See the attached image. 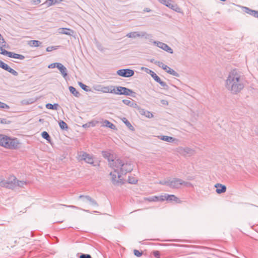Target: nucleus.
<instances>
[{"mask_svg": "<svg viewBox=\"0 0 258 258\" xmlns=\"http://www.w3.org/2000/svg\"><path fill=\"white\" fill-rule=\"evenodd\" d=\"M111 168L110 179L114 184H122L124 182L127 173L134 169V165L130 161H125L119 159H114L109 161Z\"/></svg>", "mask_w": 258, "mask_h": 258, "instance_id": "nucleus-1", "label": "nucleus"}, {"mask_svg": "<svg viewBox=\"0 0 258 258\" xmlns=\"http://www.w3.org/2000/svg\"><path fill=\"white\" fill-rule=\"evenodd\" d=\"M20 143L17 138H12L5 135L0 134V146L8 149L18 148Z\"/></svg>", "mask_w": 258, "mask_h": 258, "instance_id": "nucleus-2", "label": "nucleus"}, {"mask_svg": "<svg viewBox=\"0 0 258 258\" xmlns=\"http://www.w3.org/2000/svg\"><path fill=\"white\" fill-rule=\"evenodd\" d=\"M153 43L155 46L169 53L172 54L173 53V49L166 43L158 41H153Z\"/></svg>", "mask_w": 258, "mask_h": 258, "instance_id": "nucleus-3", "label": "nucleus"}, {"mask_svg": "<svg viewBox=\"0 0 258 258\" xmlns=\"http://www.w3.org/2000/svg\"><path fill=\"white\" fill-rule=\"evenodd\" d=\"M116 74L120 76L128 78L134 76L135 72L132 70L125 69L118 70Z\"/></svg>", "mask_w": 258, "mask_h": 258, "instance_id": "nucleus-4", "label": "nucleus"}, {"mask_svg": "<svg viewBox=\"0 0 258 258\" xmlns=\"http://www.w3.org/2000/svg\"><path fill=\"white\" fill-rule=\"evenodd\" d=\"M240 77V74L238 73V71L236 69H234L229 73L228 77L226 81H239Z\"/></svg>", "mask_w": 258, "mask_h": 258, "instance_id": "nucleus-5", "label": "nucleus"}, {"mask_svg": "<svg viewBox=\"0 0 258 258\" xmlns=\"http://www.w3.org/2000/svg\"><path fill=\"white\" fill-rule=\"evenodd\" d=\"M114 93L117 94H124L129 95L132 93V91L126 88L122 87H118L113 90Z\"/></svg>", "mask_w": 258, "mask_h": 258, "instance_id": "nucleus-6", "label": "nucleus"}, {"mask_svg": "<svg viewBox=\"0 0 258 258\" xmlns=\"http://www.w3.org/2000/svg\"><path fill=\"white\" fill-rule=\"evenodd\" d=\"M79 158L80 160H83L88 163H93V159L92 157L86 153H83L82 155H80Z\"/></svg>", "mask_w": 258, "mask_h": 258, "instance_id": "nucleus-7", "label": "nucleus"}, {"mask_svg": "<svg viewBox=\"0 0 258 258\" xmlns=\"http://www.w3.org/2000/svg\"><path fill=\"white\" fill-rule=\"evenodd\" d=\"M165 198L163 197V195H161L159 196H153L152 197L146 198H145V200L148 202H162L165 201Z\"/></svg>", "mask_w": 258, "mask_h": 258, "instance_id": "nucleus-8", "label": "nucleus"}, {"mask_svg": "<svg viewBox=\"0 0 258 258\" xmlns=\"http://www.w3.org/2000/svg\"><path fill=\"white\" fill-rule=\"evenodd\" d=\"M57 66L58 67L57 68L59 70L63 78L66 80L67 76H68V71L67 68L61 63H59Z\"/></svg>", "mask_w": 258, "mask_h": 258, "instance_id": "nucleus-9", "label": "nucleus"}, {"mask_svg": "<svg viewBox=\"0 0 258 258\" xmlns=\"http://www.w3.org/2000/svg\"><path fill=\"white\" fill-rule=\"evenodd\" d=\"M243 10L246 14H248L255 18L258 17V11H257L252 10L247 7H243Z\"/></svg>", "mask_w": 258, "mask_h": 258, "instance_id": "nucleus-10", "label": "nucleus"}, {"mask_svg": "<svg viewBox=\"0 0 258 258\" xmlns=\"http://www.w3.org/2000/svg\"><path fill=\"white\" fill-rule=\"evenodd\" d=\"M167 7L176 12H180V9L179 8L178 5L175 4L172 0L170 1V3L169 4L167 5Z\"/></svg>", "mask_w": 258, "mask_h": 258, "instance_id": "nucleus-11", "label": "nucleus"}, {"mask_svg": "<svg viewBox=\"0 0 258 258\" xmlns=\"http://www.w3.org/2000/svg\"><path fill=\"white\" fill-rule=\"evenodd\" d=\"M59 33L60 34L72 36L74 33V31L69 28H62L59 29Z\"/></svg>", "mask_w": 258, "mask_h": 258, "instance_id": "nucleus-12", "label": "nucleus"}, {"mask_svg": "<svg viewBox=\"0 0 258 258\" xmlns=\"http://www.w3.org/2000/svg\"><path fill=\"white\" fill-rule=\"evenodd\" d=\"M215 186L216 188V192L218 194L223 193L226 191V187L224 185L217 183L215 185Z\"/></svg>", "mask_w": 258, "mask_h": 258, "instance_id": "nucleus-13", "label": "nucleus"}, {"mask_svg": "<svg viewBox=\"0 0 258 258\" xmlns=\"http://www.w3.org/2000/svg\"><path fill=\"white\" fill-rule=\"evenodd\" d=\"M145 72L147 74H150L155 81H161L160 78L157 75V74L151 70L145 68Z\"/></svg>", "mask_w": 258, "mask_h": 258, "instance_id": "nucleus-14", "label": "nucleus"}, {"mask_svg": "<svg viewBox=\"0 0 258 258\" xmlns=\"http://www.w3.org/2000/svg\"><path fill=\"white\" fill-rule=\"evenodd\" d=\"M163 197L165 198V201H175L176 202H178L179 201L178 199L174 195H166L165 194L163 195Z\"/></svg>", "mask_w": 258, "mask_h": 258, "instance_id": "nucleus-15", "label": "nucleus"}, {"mask_svg": "<svg viewBox=\"0 0 258 258\" xmlns=\"http://www.w3.org/2000/svg\"><path fill=\"white\" fill-rule=\"evenodd\" d=\"M164 70H165L167 73H169V74L172 75L173 76L179 77V74L176 72L174 70L171 69L167 66H165V67L164 68Z\"/></svg>", "mask_w": 258, "mask_h": 258, "instance_id": "nucleus-16", "label": "nucleus"}, {"mask_svg": "<svg viewBox=\"0 0 258 258\" xmlns=\"http://www.w3.org/2000/svg\"><path fill=\"white\" fill-rule=\"evenodd\" d=\"M230 85L231 86V90L234 93H236L240 91L241 88L240 86L238 85V84L236 83V82H234Z\"/></svg>", "mask_w": 258, "mask_h": 258, "instance_id": "nucleus-17", "label": "nucleus"}, {"mask_svg": "<svg viewBox=\"0 0 258 258\" xmlns=\"http://www.w3.org/2000/svg\"><path fill=\"white\" fill-rule=\"evenodd\" d=\"M103 126L105 127H107L110 128L113 130H115L116 128L115 125L113 123L109 121L108 120H105L102 122Z\"/></svg>", "mask_w": 258, "mask_h": 258, "instance_id": "nucleus-18", "label": "nucleus"}, {"mask_svg": "<svg viewBox=\"0 0 258 258\" xmlns=\"http://www.w3.org/2000/svg\"><path fill=\"white\" fill-rule=\"evenodd\" d=\"M140 37H145L146 39L150 40V42L152 43L154 41L152 39V35L150 34H147L146 32H142L140 33Z\"/></svg>", "mask_w": 258, "mask_h": 258, "instance_id": "nucleus-19", "label": "nucleus"}, {"mask_svg": "<svg viewBox=\"0 0 258 258\" xmlns=\"http://www.w3.org/2000/svg\"><path fill=\"white\" fill-rule=\"evenodd\" d=\"M140 113L142 115L145 116L148 118H152L153 117V114L149 111L142 109Z\"/></svg>", "mask_w": 258, "mask_h": 258, "instance_id": "nucleus-20", "label": "nucleus"}, {"mask_svg": "<svg viewBox=\"0 0 258 258\" xmlns=\"http://www.w3.org/2000/svg\"><path fill=\"white\" fill-rule=\"evenodd\" d=\"M10 57L19 59L21 60H23L25 58V56L22 54L15 53L11 52V55H10Z\"/></svg>", "mask_w": 258, "mask_h": 258, "instance_id": "nucleus-21", "label": "nucleus"}, {"mask_svg": "<svg viewBox=\"0 0 258 258\" xmlns=\"http://www.w3.org/2000/svg\"><path fill=\"white\" fill-rule=\"evenodd\" d=\"M128 38H136L140 37V33L138 32H132L128 33L126 35Z\"/></svg>", "mask_w": 258, "mask_h": 258, "instance_id": "nucleus-22", "label": "nucleus"}, {"mask_svg": "<svg viewBox=\"0 0 258 258\" xmlns=\"http://www.w3.org/2000/svg\"><path fill=\"white\" fill-rule=\"evenodd\" d=\"M41 44V42L38 40H31L29 42L28 44L31 47H38Z\"/></svg>", "mask_w": 258, "mask_h": 258, "instance_id": "nucleus-23", "label": "nucleus"}, {"mask_svg": "<svg viewBox=\"0 0 258 258\" xmlns=\"http://www.w3.org/2000/svg\"><path fill=\"white\" fill-rule=\"evenodd\" d=\"M13 184V181H3L1 183V185L2 186L10 188Z\"/></svg>", "mask_w": 258, "mask_h": 258, "instance_id": "nucleus-24", "label": "nucleus"}, {"mask_svg": "<svg viewBox=\"0 0 258 258\" xmlns=\"http://www.w3.org/2000/svg\"><path fill=\"white\" fill-rule=\"evenodd\" d=\"M128 182L131 184H136L138 182V179L135 176H130L128 177Z\"/></svg>", "mask_w": 258, "mask_h": 258, "instance_id": "nucleus-25", "label": "nucleus"}, {"mask_svg": "<svg viewBox=\"0 0 258 258\" xmlns=\"http://www.w3.org/2000/svg\"><path fill=\"white\" fill-rule=\"evenodd\" d=\"M79 85L85 91H90L91 90L90 87L84 84L81 82H79Z\"/></svg>", "mask_w": 258, "mask_h": 258, "instance_id": "nucleus-26", "label": "nucleus"}, {"mask_svg": "<svg viewBox=\"0 0 258 258\" xmlns=\"http://www.w3.org/2000/svg\"><path fill=\"white\" fill-rule=\"evenodd\" d=\"M69 90L70 92L75 96L78 97L79 96V93L76 90L74 87L71 86L69 87Z\"/></svg>", "mask_w": 258, "mask_h": 258, "instance_id": "nucleus-27", "label": "nucleus"}, {"mask_svg": "<svg viewBox=\"0 0 258 258\" xmlns=\"http://www.w3.org/2000/svg\"><path fill=\"white\" fill-rule=\"evenodd\" d=\"M59 0H46V3L48 6H51L59 3Z\"/></svg>", "mask_w": 258, "mask_h": 258, "instance_id": "nucleus-28", "label": "nucleus"}, {"mask_svg": "<svg viewBox=\"0 0 258 258\" xmlns=\"http://www.w3.org/2000/svg\"><path fill=\"white\" fill-rule=\"evenodd\" d=\"M59 125L60 127L62 130H66V129L68 128V125L64 121H63L62 120L59 121Z\"/></svg>", "mask_w": 258, "mask_h": 258, "instance_id": "nucleus-29", "label": "nucleus"}, {"mask_svg": "<svg viewBox=\"0 0 258 258\" xmlns=\"http://www.w3.org/2000/svg\"><path fill=\"white\" fill-rule=\"evenodd\" d=\"M57 105V104L53 105L50 103H48L46 105V107L49 109H56Z\"/></svg>", "mask_w": 258, "mask_h": 258, "instance_id": "nucleus-30", "label": "nucleus"}, {"mask_svg": "<svg viewBox=\"0 0 258 258\" xmlns=\"http://www.w3.org/2000/svg\"><path fill=\"white\" fill-rule=\"evenodd\" d=\"M122 120L130 128H133V126L131 125V123L126 118H123L122 119Z\"/></svg>", "mask_w": 258, "mask_h": 258, "instance_id": "nucleus-31", "label": "nucleus"}, {"mask_svg": "<svg viewBox=\"0 0 258 258\" xmlns=\"http://www.w3.org/2000/svg\"><path fill=\"white\" fill-rule=\"evenodd\" d=\"M42 137L46 140L50 141V137L49 134L46 132H43L42 133Z\"/></svg>", "mask_w": 258, "mask_h": 258, "instance_id": "nucleus-32", "label": "nucleus"}, {"mask_svg": "<svg viewBox=\"0 0 258 258\" xmlns=\"http://www.w3.org/2000/svg\"><path fill=\"white\" fill-rule=\"evenodd\" d=\"M1 54L3 55H5L8 56L9 57H10V55H11V52L8 51L5 49H3L2 50V51L1 52Z\"/></svg>", "mask_w": 258, "mask_h": 258, "instance_id": "nucleus-33", "label": "nucleus"}, {"mask_svg": "<svg viewBox=\"0 0 258 258\" xmlns=\"http://www.w3.org/2000/svg\"><path fill=\"white\" fill-rule=\"evenodd\" d=\"M162 139L164 141L169 142H172L174 140L173 138H172L171 137H168V136H163L162 138Z\"/></svg>", "mask_w": 258, "mask_h": 258, "instance_id": "nucleus-34", "label": "nucleus"}, {"mask_svg": "<svg viewBox=\"0 0 258 258\" xmlns=\"http://www.w3.org/2000/svg\"><path fill=\"white\" fill-rule=\"evenodd\" d=\"M0 44L2 45L3 47L6 46V42L5 39L3 38L1 34H0Z\"/></svg>", "mask_w": 258, "mask_h": 258, "instance_id": "nucleus-35", "label": "nucleus"}, {"mask_svg": "<svg viewBox=\"0 0 258 258\" xmlns=\"http://www.w3.org/2000/svg\"><path fill=\"white\" fill-rule=\"evenodd\" d=\"M59 46H48L46 48V51L47 52H50L52 50H55L57 49Z\"/></svg>", "mask_w": 258, "mask_h": 258, "instance_id": "nucleus-36", "label": "nucleus"}, {"mask_svg": "<svg viewBox=\"0 0 258 258\" xmlns=\"http://www.w3.org/2000/svg\"><path fill=\"white\" fill-rule=\"evenodd\" d=\"M160 3L166 6L170 3L171 0H157Z\"/></svg>", "mask_w": 258, "mask_h": 258, "instance_id": "nucleus-37", "label": "nucleus"}, {"mask_svg": "<svg viewBox=\"0 0 258 258\" xmlns=\"http://www.w3.org/2000/svg\"><path fill=\"white\" fill-rule=\"evenodd\" d=\"M160 3L166 6L170 3L171 0H157Z\"/></svg>", "mask_w": 258, "mask_h": 258, "instance_id": "nucleus-38", "label": "nucleus"}, {"mask_svg": "<svg viewBox=\"0 0 258 258\" xmlns=\"http://www.w3.org/2000/svg\"><path fill=\"white\" fill-rule=\"evenodd\" d=\"M155 64L159 67L160 68H161L163 70L164 69L165 66H166L165 64H163L162 62L159 61H155Z\"/></svg>", "mask_w": 258, "mask_h": 258, "instance_id": "nucleus-39", "label": "nucleus"}, {"mask_svg": "<svg viewBox=\"0 0 258 258\" xmlns=\"http://www.w3.org/2000/svg\"><path fill=\"white\" fill-rule=\"evenodd\" d=\"M134 253L136 256H138V257L141 256L143 254L142 251H140L137 249H135L134 250Z\"/></svg>", "mask_w": 258, "mask_h": 258, "instance_id": "nucleus-40", "label": "nucleus"}, {"mask_svg": "<svg viewBox=\"0 0 258 258\" xmlns=\"http://www.w3.org/2000/svg\"><path fill=\"white\" fill-rule=\"evenodd\" d=\"M1 68L8 72L10 69V67L7 64L4 62L3 64H2Z\"/></svg>", "mask_w": 258, "mask_h": 258, "instance_id": "nucleus-41", "label": "nucleus"}, {"mask_svg": "<svg viewBox=\"0 0 258 258\" xmlns=\"http://www.w3.org/2000/svg\"><path fill=\"white\" fill-rule=\"evenodd\" d=\"M58 63H59V62H54V63H51L48 66V68L53 69L55 68H57V67H58L57 64H58Z\"/></svg>", "mask_w": 258, "mask_h": 258, "instance_id": "nucleus-42", "label": "nucleus"}, {"mask_svg": "<svg viewBox=\"0 0 258 258\" xmlns=\"http://www.w3.org/2000/svg\"><path fill=\"white\" fill-rule=\"evenodd\" d=\"M8 72L11 73L12 74H13L14 76H17L18 75V73L17 72H16V71H15L14 70H13V69L11 68L9 69Z\"/></svg>", "mask_w": 258, "mask_h": 258, "instance_id": "nucleus-43", "label": "nucleus"}, {"mask_svg": "<svg viewBox=\"0 0 258 258\" xmlns=\"http://www.w3.org/2000/svg\"><path fill=\"white\" fill-rule=\"evenodd\" d=\"M153 255L156 258H160V252L158 250H155L153 252Z\"/></svg>", "mask_w": 258, "mask_h": 258, "instance_id": "nucleus-44", "label": "nucleus"}, {"mask_svg": "<svg viewBox=\"0 0 258 258\" xmlns=\"http://www.w3.org/2000/svg\"><path fill=\"white\" fill-rule=\"evenodd\" d=\"M0 108H8L9 106L6 104L0 102Z\"/></svg>", "mask_w": 258, "mask_h": 258, "instance_id": "nucleus-45", "label": "nucleus"}, {"mask_svg": "<svg viewBox=\"0 0 258 258\" xmlns=\"http://www.w3.org/2000/svg\"><path fill=\"white\" fill-rule=\"evenodd\" d=\"M9 122L8 121H7V120L6 119L0 118V123L8 124V123H9Z\"/></svg>", "mask_w": 258, "mask_h": 258, "instance_id": "nucleus-46", "label": "nucleus"}, {"mask_svg": "<svg viewBox=\"0 0 258 258\" xmlns=\"http://www.w3.org/2000/svg\"><path fill=\"white\" fill-rule=\"evenodd\" d=\"M80 258H91L90 254H82L80 256Z\"/></svg>", "mask_w": 258, "mask_h": 258, "instance_id": "nucleus-47", "label": "nucleus"}, {"mask_svg": "<svg viewBox=\"0 0 258 258\" xmlns=\"http://www.w3.org/2000/svg\"><path fill=\"white\" fill-rule=\"evenodd\" d=\"M31 2L34 5H38L40 3L41 0H31Z\"/></svg>", "mask_w": 258, "mask_h": 258, "instance_id": "nucleus-48", "label": "nucleus"}, {"mask_svg": "<svg viewBox=\"0 0 258 258\" xmlns=\"http://www.w3.org/2000/svg\"><path fill=\"white\" fill-rule=\"evenodd\" d=\"M62 206L63 207H69V208H74V209H79V208L76 206H68V205H62Z\"/></svg>", "mask_w": 258, "mask_h": 258, "instance_id": "nucleus-49", "label": "nucleus"}, {"mask_svg": "<svg viewBox=\"0 0 258 258\" xmlns=\"http://www.w3.org/2000/svg\"><path fill=\"white\" fill-rule=\"evenodd\" d=\"M123 102L126 105H130L131 103V101L128 100H123Z\"/></svg>", "mask_w": 258, "mask_h": 258, "instance_id": "nucleus-50", "label": "nucleus"}, {"mask_svg": "<svg viewBox=\"0 0 258 258\" xmlns=\"http://www.w3.org/2000/svg\"><path fill=\"white\" fill-rule=\"evenodd\" d=\"M218 257L215 254H212L211 256L209 257V258H218Z\"/></svg>", "mask_w": 258, "mask_h": 258, "instance_id": "nucleus-51", "label": "nucleus"}, {"mask_svg": "<svg viewBox=\"0 0 258 258\" xmlns=\"http://www.w3.org/2000/svg\"><path fill=\"white\" fill-rule=\"evenodd\" d=\"M144 11L147 12H149L151 11V10H150L149 8H146L144 10Z\"/></svg>", "mask_w": 258, "mask_h": 258, "instance_id": "nucleus-52", "label": "nucleus"}, {"mask_svg": "<svg viewBox=\"0 0 258 258\" xmlns=\"http://www.w3.org/2000/svg\"><path fill=\"white\" fill-rule=\"evenodd\" d=\"M150 61V62L154 63H155V61H156V60H155L154 59H151Z\"/></svg>", "mask_w": 258, "mask_h": 258, "instance_id": "nucleus-53", "label": "nucleus"}, {"mask_svg": "<svg viewBox=\"0 0 258 258\" xmlns=\"http://www.w3.org/2000/svg\"><path fill=\"white\" fill-rule=\"evenodd\" d=\"M4 62L0 60V67H2V64H4Z\"/></svg>", "mask_w": 258, "mask_h": 258, "instance_id": "nucleus-54", "label": "nucleus"}, {"mask_svg": "<svg viewBox=\"0 0 258 258\" xmlns=\"http://www.w3.org/2000/svg\"><path fill=\"white\" fill-rule=\"evenodd\" d=\"M102 153H103V156H104V157H106V156H107V155H106V154H107V153L106 152H103Z\"/></svg>", "mask_w": 258, "mask_h": 258, "instance_id": "nucleus-55", "label": "nucleus"}, {"mask_svg": "<svg viewBox=\"0 0 258 258\" xmlns=\"http://www.w3.org/2000/svg\"><path fill=\"white\" fill-rule=\"evenodd\" d=\"M160 82V84H161L162 86H163V83H164V82L161 81V82Z\"/></svg>", "mask_w": 258, "mask_h": 258, "instance_id": "nucleus-56", "label": "nucleus"}, {"mask_svg": "<svg viewBox=\"0 0 258 258\" xmlns=\"http://www.w3.org/2000/svg\"><path fill=\"white\" fill-rule=\"evenodd\" d=\"M1 20V18H0V21Z\"/></svg>", "mask_w": 258, "mask_h": 258, "instance_id": "nucleus-57", "label": "nucleus"}]
</instances>
